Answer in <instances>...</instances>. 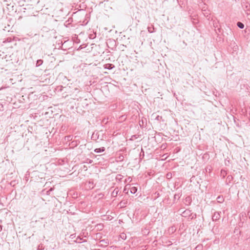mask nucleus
<instances>
[{"label":"nucleus","instance_id":"obj_20","mask_svg":"<svg viewBox=\"0 0 250 250\" xmlns=\"http://www.w3.org/2000/svg\"><path fill=\"white\" fill-rule=\"evenodd\" d=\"M191 198L190 196H188L185 198V202L188 203V205L191 204Z\"/></svg>","mask_w":250,"mask_h":250},{"label":"nucleus","instance_id":"obj_25","mask_svg":"<svg viewBox=\"0 0 250 250\" xmlns=\"http://www.w3.org/2000/svg\"><path fill=\"white\" fill-rule=\"evenodd\" d=\"M195 249L197 250H202V249H203V246L202 245H199L198 246H196V247L195 248Z\"/></svg>","mask_w":250,"mask_h":250},{"label":"nucleus","instance_id":"obj_30","mask_svg":"<svg viewBox=\"0 0 250 250\" xmlns=\"http://www.w3.org/2000/svg\"><path fill=\"white\" fill-rule=\"evenodd\" d=\"M53 188H50L48 190H47V191H46V194H47V195H49V194H50V192H51V191H53Z\"/></svg>","mask_w":250,"mask_h":250},{"label":"nucleus","instance_id":"obj_28","mask_svg":"<svg viewBox=\"0 0 250 250\" xmlns=\"http://www.w3.org/2000/svg\"><path fill=\"white\" fill-rule=\"evenodd\" d=\"M77 241H81V240H83V242H86V240H83V238H81V237L80 236H78L77 238Z\"/></svg>","mask_w":250,"mask_h":250},{"label":"nucleus","instance_id":"obj_37","mask_svg":"<svg viewBox=\"0 0 250 250\" xmlns=\"http://www.w3.org/2000/svg\"><path fill=\"white\" fill-rule=\"evenodd\" d=\"M159 118H162V117L161 116H157V117L156 118V119L159 120Z\"/></svg>","mask_w":250,"mask_h":250},{"label":"nucleus","instance_id":"obj_31","mask_svg":"<svg viewBox=\"0 0 250 250\" xmlns=\"http://www.w3.org/2000/svg\"><path fill=\"white\" fill-rule=\"evenodd\" d=\"M89 184L90 185L89 188H91V186H92L91 188H93V187H94V186H93L94 183H93V181H89Z\"/></svg>","mask_w":250,"mask_h":250},{"label":"nucleus","instance_id":"obj_13","mask_svg":"<svg viewBox=\"0 0 250 250\" xmlns=\"http://www.w3.org/2000/svg\"><path fill=\"white\" fill-rule=\"evenodd\" d=\"M137 188L135 187H133L130 188V192L132 194H135L137 191Z\"/></svg>","mask_w":250,"mask_h":250},{"label":"nucleus","instance_id":"obj_17","mask_svg":"<svg viewBox=\"0 0 250 250\" xmlns=\"http://www.w3.org/2000/svg\"><path fill=\"white\" fill-rule=\"evenodd\" d=\"M97 229L98 230H102L104 228V225L102 224H97L96 227Z\"/></svg>","mask_w":250,"mask_h":250},{"label":"nucleus","instance_id":"obj_10","mask_svg":"<svg viewBox=\"0 0 250 250\" xmlns=\"http://www.w3.org/2000/svg\"><path fill=\"white\" fill-rule=\"evenodd\" d=\"M125 156L122 154H119V156L117 157V161L122 162L124 159Z\"/></svg>","mask_w":250,"mask_h":250},{"label":"nucleus","instance_id":"obj_3","mask_svg":"<svg viewBox=\"0 0 250 250\" xmlns=\"http://www.w3.org/2000/svg\"><path fill=\"white\" fill-rule=\"evenodd\" d=\"M221 212L215 211L212 216V220L213 221H216L218 220L220 218Z\"/></svg>","mask_w":250,"mask_h":250},{"label":"nucleus","instance_id":"obj_39","mask_svg":"<svg viewBox=\"0 0 250 250\" xmlns=\"http://www.w3.org/2000/svg\"><path fill=\"white\" fill-rule=\"evenodd\" d=\"M142 152L143 153V155L144 156V151H143L142 148Z\"/></svg>","mask_w":250,"mask_h":250},{"label":"nucleus","instance_id":"obj_34","mask_svg":"<svg viewBox=\"0 0 250 250\" xmlns=\"http://www.w3.org/2000/svg\"><path fill=\"white\" fill-rule=\"evenodd\" d=\"M124 191V192H125V193H126V194H127V193H128V190H127L126 188V187H125V188H124V191Z\"/></svg>","mask_w":250,"mask_h":250},{"label":"nucleus","instance_id":"obj_26","mask_svg":"<svg viewBox=\"0 0 250 250\" xmlns=\"http://www.w3.org/2000/svg\"><path fill=\"white\" fill-rule=\"evenodd\" d=\"M43 245L40 244L38 246L37 250H42L43 249Z\"/></svg>","mask_w":250,"mask_h":250},{"label":"nucleus","instance_id":"obj_1","mask_svg":"<svg viewBox=\"0 0 250 250\" xmlns=\"http://www.w3.org/2000/svg\"><path fill=\"white\" fill-rule=\"evenodd\" d=\"M242 7L246 12L248 18H250V4L248 2L242 3Z\"/></svg>","mask_w":250,"mask_h":250},{"label":"nucleus","instance_id":"obj_16","mask_svg":"<svg viewBox=\"0 0 250 250\" xmlns=\"http://www.w3.org/2000/svg\"><path fill=\"white\" fill-rule=\"evenodd\" d=\"M196 213H192V212H191V214H190L189 217H188V219L190 220H192L194 219H195L196 218Z\"/></svg>","mask_w":250,"mask_h":250},{"label":"nucleus","instance_id":"obj_35","mask_svg":"<svg viewBox=\"0 0 250 250\" xmlns=\"http://www.w3.org/2000/svg\"><path fill=\"white\" fill-rule=\"evenodd\" d=\"M137 137H136V135H133L132 137H131V140H133L134 139L133 138H135V139H136Z\"/></svg>","mask_w":250,"mask_h":250},{"label":"nucleus","instance_id":"obj_15","mask_svg":"<svg viewBox=\"0 0 250 250\" xmlns=\"http://www.w3.org/2000/svg\"><path fill=\"white\" fill-rule=\"evenodd\" d=\"M182 195L181 192L176 193L174 196V200L176 199L179 200Z\"/></svg>","mask_w":250,"mask_h":250},{"label":"nucleus","instance_id":"obj_36","mask_svg":"<svg viewBox=\"0 0 250 250\" xmlns=\"http://www.w3.org/2000/svg\"><path fill=\"white\" fill-rule=\"evenodd\" d=\"M248 215L249 216V218L250 219V209L249 210L248 212Z\"/></svg>","mask_w":250,"mask_h":250},{"label":"nucleus","instance_id":"obj_29","mask_svg":"<svg viewBox=\"0 0 250 250\" xmlns=\"http://www.w3.org/2000/svg\"><path fill=\"white\" fill-rule=\"evenodd\" d=\"M120 237L123 239H124L125 240L126 238V234H125V233H122L121 235H120Z\"/></svg>","mask_w":250,"mask_h":250},{"label":"nucleus","instance_id":"obj_8","mask_svg":"<svg viewBox=\"0 0 250 250\" xmlns=\"http://www.w3.org/2000/svg\"><path fill=\"white\" fill-rule=\"evenodd\" d=\"M99 135L98 134V132H94L91 136V139L93 140H97L99 139Z\"/></svg>","mask_w":250,"mask_h":250},{"label":"nucleus","instance_id":"obj_38","mask_svg":"<svg viewBox=\"0 0 250 250\" xmlns=\"http://www.w3.org/2000/svg\"><path fill=\"white\" fill-rule=\"evenodd\" d=\"M230 178H232V177L231 176H228L227 178L229 179H230Z\"/></svg>","mask_w":250,"mask_h":250},{"label":"nucleus","instance_id":"obj_14","mask_svg":"<svg viewBox=\"0 0 250 250\" xmlns=\"http://www.w3.org/2000/svg\"><path fill=\"white\" fill-rule=\"evenodd\" d=\"M127 204V201L126 200H122L119 203V205H121L122 207H125Z\"/></svg>","mask_w":250,"mask_h":250},{"label":"nucleus","instance_id":"obj_18","mask_svg":"<svg viewBox=\"0 0 250 250\" xmlns=\"http://www.w3.org/2000/svg\"><path fill=\"white\" fill-rule=\"evenodd\" d=\"M80 142L79 140H74L71 142V144L72 146H76L80 144Z\"/></svg>","mask_w":250,"mask_h":250},{"label":"nucleus","instance_id":"obj_6","mask_svg":"<svg viewBox=\"0 0 250 250\" xmlns=\"http://www.w3.org/2000/svg\"><path fill=\"white\" fill-rule=\"evenodd\" d=\"M104 68L106 69L111 70L114 68L115 66L111 63H107L104 65Z\"/></svg>","mask_w":250,"mask_h":250},{"label":"nucleus","instance_id":"obj_21","mask_svg":"<svg viewBox=\"0 0 250 250\" xmlns=\"http://www.w3.org/2000/svg\"><path fill=\"white\" fill-rule=\"evenodd\" d=\"M43 63V61L41 59L38 60L36 62V65L37 67L41 65Z\"/></svg>","mask_w":250,"mask_h":250},{"label":"nucleus","instance_id":"obj_2","mask_svg":"<svg viewBox=\"0 0 250 250\" xmlns=\"http://www.w3.org/2000/svg\"><path fill=\"white\" fill-rule=\"evenodd\" d=\"M240 220L241 221L239 222L238 223V226L239 227H242L243 226V224L244 223V221L247 219V216L246 215V213H245L244 214H242V216H240Z\"/></svg>","mask_w":250,"mask_h":250},{"label":"nucleus","instance_id":"obj_5","mask_svg":"<svg viewBox=\"0 0 250 250\" xmlns=\"http://www.w3.org/2000/svg\"><path fill=\"white\" fill-rule=\"evenodd\" d=\"M191 211L189 209H186L182 213V216L184 217H189L191 214Z\"/></svg>","mask_w":250,"mask_h":250},{"label":"nucleus","instance_id":"obj_22","mask_svg":"<svg viewBox=\"0 0 250 250\" xmlns=\"http://www.w3.org/2000/svg\"><path fill=\"white\" fill-rule=\"evenodd\" d=\"M73 139V136L72 135H68L65 137V140L69 142L71 141Z\"/></svg>","mask_w":250,"mask_h":250},{"label":"nucleus","instance_id":"obj_4","mask_svg":"<svg viewBox=\"0 0 250 250\" xmlns=\"http://www.w3.org/2000/svg\"><path fill=\"white\" fill-rule=\"evenodd\" d=\"M100 243H101L100 245H99V247H106L109 243H108V240L107 239H103V240H101L100 241Z\"/></svg>","mask_w":250,"mask_h":250},{"label":"nucleus","instance_id":"obj_27","mask_svg":"<svg viewBox=\"0 0 250 250\" xmlns=\"http://www.w3.org/2000/svg\"><path fill=\"white\" fill-rule=\"evenodd\" d=\"M96 37V34H90L89 36V37L90 39H93L94 38H95Z\"/></svg>","mask_w":250,"mask_h":250},{"label":"nucleus","instance_id":"obj_33","mask_svg":"<svg viewBox=\"0 0 250 250\" xmlns=\"http://www.w3.org/2000/svg\"><path fill=\"white\" fill-rule=\"evenodd\" d=\"M239 232V233L240 234L241 233V231L239 230L238 231V229H237L236 228L234 230V233H236L237 232Z\"/></svg>","mask_w":250,"mask_h":250},{"label":"nucleus","instance_id":"obj_23","mask_svg":"<svg viewBox=\"0 0 250 250\" xmlns=\"http://www.w3.org/2000/svg\"><path fill=\"white\" fill-rule=\"evenodd\" d=\"M123 176L121 174H118L117 176H116V180H119V181H121L123 178Z\"/></svg>","mask_w":250,"mask_h":250},{"label":"nucleus","instance_id":"obj_24","mask_svg":"<svg viewBox=\"0 0 250 250\" xmlns=\"http://www.w3.org/2000/svg\"><path fill=\"white\" fill-rule=\"evenodd\" d=\"M172 173H167L166 175V177L167 179H170L172 178Z\"/></svg>","mask_w":250,"mask_h":250},{"label":"nucleus","instance_id":"obj_32","mask_svg":"<svg viewBox=\"0 0 250 250\" xmlns=\"http://www.w3.org/2000/svg\"><path fill=\"white\" fill-rule=\"evenodd\" d=\"M246 241H247V243H248V244L249 245V246L250 247V237L248 238L247 239H246Z\"/></svg>","mask_w":250,"mask_h":250},{"label":"nucleus","instance_id":"obj_9","mask_svg":"<svg viewBox=\"0 0 250 250\" xmlns=\"http://www.w3.org/2000/svg\"><path fill=\"white\" fill-rule=\"evenodd\" d=\"M217 201L219 203H222L224 201L223 196L219 195L217 198Z\"/></svg>","mask_w":250,"mask_h":250},{"label":"nucleus","instance_id":"obj_7","mask_svg":"<svg viewBox=\"0 0 250 250\" xmlns=\"http://www.w3.org/2000/svg\"><path fill=\"white\" fill-rule=\"evenodd\" d=\"M105 149L104 147L97 148L94 149V152L96 153H101L104 151Z\"/></svg>","mask_w":250,"mask_h":250},{"label":"nucleus","instance_id":"obj_11","mask_svg":"<svg viewBox=\"0 0 250 250\" xmlns=\"http://www.w3.org/2000/svg\"><path fill=\"white\" fill-rule=\"evenodd\" d=\"M119 192V189L118 188H116L114 189V190L112 192V196L113 197H116L118 194V193Z\"/></svg>","mask_w":250,"mask_h":250},{"label":"nucleus","instance_id":"obj_40","mask_svg":"<svg viewBox=\"0 0 250 250\" xmlns=\"http://www.w3.org/2000/svg\"><path fill=\"white\" fill-rule=\"evenodd\" d=\"M178 1V0H177Z\"/></svg>","mask_w":250,"mask_h":250},{"label":"nucleus","instance_id":"obj_12","mask_svg":"<svg viewBox=\"0 0 250 250\" xmlns=\"http://www.w3.org/2000/svg\"><path fill=\"white\" fill-rule=\"evenodd\" d=\"M147 29L148 31L150 33L155 32V28L152 25H151L150 26H148Z\"/></svg>","mask_w":250,"mask_h":250},{"label":"nucleus","instance_id":"obj_19","mask_svg":"<svg viewBox=\"0 0 250 250\" xmlns=\"http://www.w3.org/2000/svg\"><path fill=\"white\" fill-rule=\"evenodd\" d=\"M237 26L240 29H243L244 28V24L240 21L237 22Z\"/></svg>","mask_w":250,"mask_h":250}]
</instances>
